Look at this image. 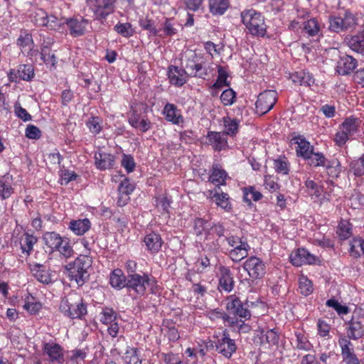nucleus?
Masks as SVG:
<instances>
[{
    "mask_svg": "<svg viewBox=\"0 0 364 364\" xmlns=\"http://www.w3.org/2000/svg\"><path fill=\"white\" fill-rule=\"evenodd\" d=\"M299 288L301 294L308 296L313 292V285L311 280L306 277L301 276L299 281Z\"/></svg>",
    "mask_w": 364,
    "mask_h": 364,
    "instance_id": "obj_52",
    "label": "nucleus"
},
{
    "mask_svg": "<svg viewBox=\"0 0 364 364\" xmlns=\"http://www.w3.org/2000/svg\"><path fill=\"white\" fill-rule=\"evenodd\" d=\"M299 141H296L298 146L296 148V153L298 156L303 157L304 159L309 158L312 155L313 147L310 143L304 139H299Z\"/></svg>",
    "mask_w": 364,
    "mask_h": 364,
    "instance_id": "obj_37",
    "label": "nucleus"
},
{
    "mask_svg": "<svg viewBox=\"0 0 364 364\" xmlns=\"http://www.w3.org/2000/svg\"><path fill=\"white\" fill-rule=\"evenodd\" d=\"M65 24L69 28L70 34L74 37H78L84 34L87 21L70 18L66 20Z\"/></svg>",
    "mask_w": 364,
    "mask_h": 364,
    "instance_id": "obj_27",
    "label": "nucleus"
},
{
    "mask_svg": "<svg viewBox=\"0 0 364 364\" xmlns=\"http://www.w3.org/2000/svg\"><path fill=\"white\" fill-rule=\"evenodd\" d=\"M33 276L38 281L43 284H48L52 282L50 274L46 270L45 267L41 264L36 263L31 269Z\"/></svg>",
    "mask_w": 364,
    "mask_h": 364,
    "instance_id": "obj_28",
    "label": "nucleus"
},
{
    "mask_svg": "<svg viewBox=\"0 0 364 364\" xmlns=\"http://www.w3.org/2000/svg\"><path fill=\"white\" fill-rule=\"evenodd\" d=\"M225 135H234L237 132L239 122L236 119H231L229 117L223 118Z\"/></svg>",
    "mask_w": 364,
    "mask_h": 364,
    "instance_id": "obj_46",
    "label": "nucleus"
},
{
    "mask_svg": "<svg viewBox=\"0 0 364 364\" xmlns=\"http://www.w3.org/2000/svg\"><path fill=\"white\" fill-rule=\"evenodd\" d=\"M360 122L358 118L352 116L346 118L335 134L333 140L336 144L342 146L348 140L353 139L359 132Z\"/></svg>",
    "mask_w": 364,
    "mask_h": 364,
    "instance_id": "obj_4",
    "label": "nucleus"
},
{
    "mask_svg": "<svg viewBox=\"0 0 364 364\" xmlns=\"http://www.w3.org/2000/svg\"><path fill=\"white\" fill-rule=\"evenodd\" d=\"M55 250H58L60 256L65 259H68L74 256L73 247L70 245L69 240L66 237H64L62 245Z\"/></svg>",
    "mask_w": 364,
    "mask_h": 364,
    "instance_id": "obj_48",
    "label": "nucleus"
},
{
    "mask_svg": "<svg viewBox=\"0 0 364 364\" xmlns=\"http://www.w3.org/2000/svg\"><path fill=\"white\" fill-rule=\"evenodd\" d=\"M11 181V176L9 174L4 175L0 178V195L3 199L9 198L13 193Z\"/></svg>",
    "mask_w": 364,
    "mask_h": 364,
    "instance_id": "obj_36",
    "label": "nucleus"
},
{
    "mask_svg": "<svg viewBox=\"0 0 364 364\" xmlns=\"http://www.w3.org/2000/svg\"><path fill=\"white\" fill-rule=\"evenodd\" d=\"M225 308L230 314L240 318L248 320L251 317L247 303L243 304L235 295H230L226 299Z\"/></svg>",
    "mask_w": 364,
    "mask_h": 364,
    "instance_id": "obj_6",
    "label": "nucleus"
},
{
    "mask_svg": "<svg viewBox=\"0 0 364 364\" xmlns=\"http://www.w3.org/2000/svg\"><path fill=\"white\" fill-rule=\"evenodd\" d=\"M165 118L167 121L172 122L174 124H178L183 122V117L178 113L176 106L173 104H166L163 111Z\"/></svg>",
    "mask_w": 364,
    "mask_h": 364,
    "instance_id": "obj_29",
    "label": "nucleus"
},
{
    "mask_svg": "<svg viewBox=\"0 0 364 364\" xmlns=\"http://www.w3.org/2000/svg\"><path fill=\"white\" fill-rule=\"evenodd\" d=\"M117 318L116 312L110 308H105L102 312L100 321L104 324L112 323Z\"/></svg>",
    "mask_w": 364,
    "mask_h": 364,
    "instance_id": "obj_57",
    "label": "nucleus"
},
{
    "mask_svg": "<svg viewBox=\"0 0 364 364\" xmlns=\"http://www.w3.org/2000/svg\"><path fill=\"white\" fill-rule=\"evenodd\" d=\"M208 221L203 218H196L194 220V231L197 236L201 235L203 232L208 229Z\"/></svg>",
    "mask_w": 364,
    "mask_h": 364,
    "instance_id": "obj_64",
    "label": "nucleus"
},
{
    "mask_svg": "<svg viewBox=\"0 0 364 364\" xmlns=\"http://www.w3.org/2000/svg\"><path fill=\"white\" fill-rule=\"evenodd\" d=\"M350 170L355 176H362L364 175V165L360 157L350 163Z\"/></svg>",
    "mask_w": 364,
    "mask_h": 364,
    "instance_id": "obj_63",
    "label": "nucleus"
},
{
    "mask_svg": "<svg viewBox=\"0 0 364 364\" xmlns=\"http://www.w3.org/2000/svg\"><path fill=\"white\" fill-rule=\"evenodd\" d=\"M250 249V247L247 241H244L237 247L231 249L228 252V255L233 262H238L248 256Z\"/></svg>",
    "mask_w": 364,
    "mask_h": 364,
    "instance_id": "obj_25",
    "label": "nucleus"
},
{
    "mask_svg": "<svg viewBox=\"0 0 364 364\" xmlns=\"http://www.w3.org/2000/svg\"><path fill=\"white\" fill-rule=\"evenodd\" d=\"M128 277L125 276L120 269H114L109 276L110 285L117 289H122L124 287L127 288Z\"/></svg>",
    "mask_w": 364,
    "mask_h": 364,
    "instance_id": "obj_21",
    "label": "nucleus"
},
{
    "mask_svg": "<svg viewBox=\"0 0 364 364\" xmlns=\"http://www.w3.org/2000/svg\"><path fill=\"white\" fill-rule=\"evenodd\" d=\"M230 6V0H208L209 11L213 16L223 15Z\"/></svg>",
    "mask_w": 364,
    "mask_h": 364,
    "instance_id": "obj_26",
    "label": "nucleus"
},
{
    "mask_svg": "<svg viewBox=\"0 0 364 364\" xmlns=\"http://www.w3.org/2000/svg\"><path fill=\"white\" fill-rule=\"evenodd\" d=\"M144 242L147 250L151 254L157 253L160 250L163 244L160 235L156 232H151L146 235L144 237Z\"/></svg>",
    "mask_w": 364,
    "mask_h": 364,
    "instance_id": "obj_22",
    "label": "nucleus"
},
{
    "mask_svg": "<svg viewBox=\"0 0 364 364\" xmlns=\"http://www.w3.org/2000/svg\"><path fill=\"white\" fill-rule=\"evenodd\" d=\"M221 318L225 322L228 323V326L232 328V331L237 333L238 334L249 333L251 330V326L245 323L242 318L237 319L230 316L226 313L222 314Z\"/></svg>",
    "mask_w": 364,
    "mask_h": 364,
    "instance_id": "obj_15",
    "label": "nucleus"
},
{
    "mask_svg": "<svg viewBox=\"0 0 364 364\" xmlns=\"http://www.w3.org/2000/svg\"><path fill=\"white\" fill-rule=\"evenodd\" d=\"M346 41L351 50L364 55V31L355 35L347 36Z\"/></svg>",
    "mask_w": 364,
    "mask_h": 364,
    "instance_id": "obj_23",
    "label": "nucleus"
},
{
    "mask_svg": "<svg viewBox=\"0 0 364 364\" xmlns=\"http://www.w3.org/2000/svg\"><path fill=\"white\" fill-rule=\"evenodd\" d=\"M277 100V93L274 90H265L258 95L255 103L257 114L263 115L271 110Z\"/></svg>",
    "mask_w": 364,
    "mask_h": 364,
    "instance_id": "obj_7",
    "label": "nucleus"
},
{
    "mask_svg": "<svg viewBox=\"0 0 364 364\" xmlns=\"http://www.w3.org/2000/svg\"><path fill=\"white\" fill-rule=\"evenodd\" d=\"M306 159L308 160V164L310 166H313L314 167L325 166L326 164V159L321 152H312V155Z\"/></svg>",
    "mask_w": 364,
    "mask_h": 364,
    "instance_id": "obj_51",
    "label": "nucleus"
},
{
    "mask_svg": "<svg viewBox=\"0 0 364 364\" xmlns=\"http://www.w3.org/2000/svg\"><path fill=\"white\" fill-rule=\"evenodd\" d=\"M261 336L262 338H265V340L267 343L269 345H277L279 336L277 331L275 329H269L267 331H262Z\"/></svg>",
    "mask_w": 364,
    "mask_h": 364,
    "instance_id": "obj_53",
    "label": "nucleus"
},
{
    "mask_svg": "<svg viewBox=\"0 0 364 364\" xmlns=\"http://www.w3.org/2000/svg\"><path fill=\"white\" fill-rule=\"evenodd\" d=\"M242 267L252 280L262 279L266 273L264 263L257 257L252 256L249 257L243 263Z\"/></svg>",
    "mask_w": 364,
    "mask_h": 364,
    "instance_id": "obj_8",
    "label": "nucleus"
},
{
    "mask_svg": "<svg viewBox=\"0 0 364 364\" xmlns=\"http://www.w3.org/2000/svg\"><path fill=\"white\" fill-rule=\"evenodd\" d=\"M364 336V328L360 321L352 319L348 327V336L350 339L358 340Z\"/></svg>",
    "mask_w": 364,
    "mask_h": 364,
    "instance_id": "obj_30",
    "label": "nucleus"
},
{
    "mask_svg": "<svg viewBox=\"0 0 364 364\" xmlns=\"http://www.w3.org/2000/svg\"><path fill=\"white\" fill-rule=\"evenodd\" d=\"M242 22L249 33L255 36L264 37L267 33V25L261 13L251 9L241 12Z\"/></svg>",
    "mask_w": 364,
    "mask_h": 364,
    "instance_id": "obj_2",
    "label": "nucleus"
},
{
    "mask_svg": "<svg viewBox=\"0 0 364 364\" xmlns=\"http://www.w3.org/2000/svg\"><path fill=\"white\" fill-rule=\"evenodd\" d=\"M92 264V258L88 255H80L75 260L67 266L70 280H74L78 286H82L88 279V269Z\"/></svg>",
    "mask_w": 364,
    "mask_h": 364,
    "instance_id": "obj_3",
    "label": "nucleus"
},
{
    "mask_svg": "<svg viewBox=\"0 0 364 364\" xmlns=\"http://www.w3.org/2000/svg\"><path fill=\"white\" fill-rule=\"evenodd\" d=\"M290 260L293 265L300 267L304 264H314L317 257L311 254L306 249L299 248L290 255Z\"/></svg>",
    "mask_w": 364,
    "mask_h": 364,
    "instance_id": "obj_12",
    "label": "nucleus"
},
{
    "mask_svg": "<svg viewBox=\"0 0 364 364\" xmlns=\"http://www.w3.org/2000/svg\"><path fill=\"white\" fill-rule=\"evenodd\" d=\"M41 59L46 64H50L55 66L56 63V57L48 46H43L41 52Z\"/></svg>",
    "mask_w": 364,
    "mask_h": 364,
    "instance_id": "obj_47",
    "label": "nucleus"
},
{
    "mask_svg": "<svg viewBox=\"0 0 364 364\" xmlns=\"http://www.w3.org/2000/svg\"><path fill=\"white\" fill-rule=\"evenodd\" d=\"M136 348H128L124 354V360L127 364H141V359Z\"/></svg>",
    "mask_w": 364,
    "mask_h": 364,
    "instance_id": "obj_43",
    "label": "nucleus"
},
{
    "mask_svg": "<svg viewBox=\"0 0 364 364\" xmlns=\"http://www.w3.org/2000/svg\"><path fill=\"white\" fill-rule=\"evenodd\" d=\"M185 70L186 74L191 77L204 79L208 75L207 69L203 66L202 63L197 62L193 58L187 60Z\"/></svg>",
    "mask_w": 364,
    "mask_h": 364,
    "instance_id": "obj_18",
    "label": "nucleus"
},
{
    "mask_svg": "<svg viewBox=\"0 0 364 364\" xmlns=\"http://www.w3.org/2000/svg\"><path fill=\"white\" fill-rule=\"evenodd\" d=\"M95 165L100 170L111 168L115 163V157L107 153L97 152L95 154Z\"/></svg>",
    "mask_w": 364,
    "mask_h": 364,
    "instance_id": "obj_20",
    "label": "nucleus"
},
{
    "mask_svg": "<svg viewBox=\"0 0 364 364\" xmlns=\"http://www.w3.org/2000/svg\"><path fill=\"white\" fill-rule=\"evenodd\" d=\"M208 144L215 151H220L228 146L227 137L223 132H208L207 134Z\"/></svg>",
    "mask_w": 364,
    "mask_h": 364,
    "instance_id": "obj_17",
    "label": "nucleus"
},
{
    "mask_svg": "<svg viewBox=\"0 0 364 364\" xmlns=\"http://www.w3.org/2000/svg\"><path fill=\"white\" fill-rule=\"evenodd\" d=\"M37 237L33 235H30L28 232L24 233L21 242L22 252L29 255L33 250V245L37 242Z\"/></svg>",
    "mask_w": 364,
    "mask_h": 364,
    "instance_id": "obj_38",
    "label": "nucleus"
},
{
    "mask_svg": "<svg viewBox=\"0 0 364 364\" xmlns=\"http://www.w3.org/2000/svg\"><path fill=\"white\" fill-rule=\"evenodd\" d=\"M235 92L230 88L224 90L220 95V100L225 106H229L234 103Z\"/></svg>",
    "mask_w": 364,
    "mask_h": 364,
    "instance_id": "obj_59",
    "label": "nucleus"
},
{
    "mask_svg": "<svg viewBox=\"0 0 364 364\" xmlns=\"http://www.w3.org/2000/svg\"><path fill=\"white\" fill-rule=\"evenodd\" d=\"M114 30L125 38H129L134 33V30L130 23H118L114 26Z\"/></svg>",
    "mask_w": 364,
    "mask_h": 364,
    "instance_id": "obj_45",
    "label": "nucleus"
},
{
    "mask_svg": "<svg viewBox=\"0 0 364 364\" xmlns=\"http://www.w3.org/2000/svg\"><path fill=\"white\" fill-rule=\"evenodd\" d=\"M48 16L46 12L42 9L38 10L33 16V22L38 26H46L48 23Z\"/></svg>",
    "mask_w": 364,
    "mask_h": 364,
    "instance_id": "obj_58",
    "label": "nucleus"
},
{
    "mask_svg": "<svg viewBox=\"0 0 364 364\" xmlns=\"http://www.w3.org/2000/svg\"><path fill=\"white\" fill-rule=\"evenodd\" d=\"M305 186L307 188L308 193L311 196L318 198L323 191L321 186L312 180H307L305 182Z\"/></svg>",
    "mask_w": 364,
    "mask_h": 364,
    "instance_id": "obj_56",
    "label": "nucleus"
},
{
    "mask_svg": "<svg viewBox=\"0 0 364 364\" xmlns=\"http://www.w3.org/2000/svg\"><path fill=\"white\" fill-rule=\"evenodd\" d=\"M17 44L23 49L26 48L31 49L33 45L31 34L28 33H23V34H21L17 40Z\"/></svg>",
    "mask_w": 364,
    "mask_h": 364,
    "instance_id": "obj_61",
    "label": "nucleus"
},
{
    "mask_svg": "<svg viewBox=\"0 0 364 364\" xmlns=\"http://www.w3.org/2000/svg\"><path fill=\"white\" fill-rule=\"evenodd\" d=\"M155 284L154 277H150L147 273L136 274L128 277L127 289L133 291L137 295L145 294L148 288L152 289Z\"/></svg>",
    "mask_w": 364,
    "mask_h": 364,
    "instance_id": "obj_5",
    "label": "nucleus"
},
{
    "mask_svg": "<svg viewBox=\"0 0 364 364\" xmlns=\"http://www.w3.org/2000/svg\"><path fill=\"white\" fill-rule=\"evenodd\" d=\"M59 309L65 316L71 319H83L87 314V305L76 293L64 297L60 302Z\"/></svg>",
    "mask_w": 364,
    "mask_h": 364,
    "instance_id": "obj_1",
    "label": "nucleus"
},
{
    "mask_svg": "<svg viewBox=\"0 0 364 364\" xmlns=\"http://www.w3.org/2000/svg\"><path fill=\"white\" fill-rule=\"evenodd\" d=\"M356 67L357 60L350 55H345L340 57L336 70L339 75H347L350 74Z\"/></svg>",
    "mask_w": 364,
    "mask_h": 364,
    "instance_id": "obj_14",
    "label": "nucleus"
},
{
    "mask_svg": "<svg viewBox=\"0 0 364 364\" xmlns=\"http://www.w3.org/2000/svg\"><path fill=\"white\" fill-rule=\"evenodd\" d=\"M128 122L132 127L139 129L142 132H146L151 127V122L146 118L141 119L136 111H133L129 117Z\"/></svg>",
    "mask_w": 364,
    "mask_h": 364,
    "instance_id": "obj_24",
    "label": "nucleus"
},
{
    "mask_svg": "<svg viewBox=\"0 0 364 364\" xmlns=\"http://www.w3.org/2000/svg\"><path fill=\"white\" fill-rule=\"evenodd\" d=\"M185 74H186L185 68L181 69L173 65L168 67V77L172 85L178 87L183 85L186 82Z\"/></svg>",
    "mask_w": 364,
    "mask_h": 364,
    "instance_id": "obj_19",
    "label": "nucleus"
},
{
    "mask_svg": "<svg viewBox=\"0 0 364 364\" xmlns=\"http://www.w3.org/2000/svg\"><path fill=\"white\" fill-rule=\"evenodd\" d=\"M227 178V173L225 170L218 167V165L213 166L212 173L210 176V181L215 185H223Z\"/></svg>",
    "mask_w": 364,
    "mask_h": 364,
    "instance_id": "obj_35",
    "label": "nucleus"
},
{
    "mask_svg": "<svg viewBox=\"0 0 364 364\" xmlns=\"http://www.w3.org/2000/svg\"><path fill=\"white\" fill-rule=\"evenodd\" d=\"M274 168L277 173L287 175L290 170V164L285 156H279L274 160Z\"/></svg>",
    "mask_w": 364,
    "mask_h": 364,
    "instance_id": "obj_39",
    "label": "nucleus"
},
{
    "mask_svg": "<svg viewBox=\"0 0 364 364\" xmlns=\"http://www.w3.org/2000/svg\"><path fill=\"white\" fill-rule=\"evenodd\" d=\"M90 221L85 218L71 221L69 227L75 235H82L90 228Z\"/></svg>",
    "mask_w": 364,
    "mask_h": 364,
    "instance_id": "obj_31",
    "label": "nucleus"
},
{
    "mask_svg": "<svg viewBox=\"0 0 364 364\" xmlns=\"http://www.w3.org/2000/svg\"><path fill=\"white\" fill-rule=\"evenodd\" d=\"M328 21V28L330 31L336 33H339L345 30L343 26V21L341 17L330 16Z\"/></svg>",
    "mask_w": 364,
    "mask_h": 364,
    "instance_id": "obj_54",
    "label": "nucleus"
},
{
    "mask_svg": "<svg viewBox=\"0 0 364 364\" xmlns=\"http://www.w3.org/2000/svg\"><path fill=\"white\" fill-rule=\"evenodd\" d=\"M338 344L341 348L343 358L353 354V348L351 342L346 338H341L338 340Z\"/></svg>",
    "mask_w": 364,
    "mask_h": 364,
    "instance_id": "obj_55",
    "label": "nucleus"
},
{
    "mask_svg": "<svg viewBox=\"0 0 364 364\" xmlns=\"http://www.w3.org/2000/svg\"><path fill=\"white\" fill-rule=\"evenodd\" d=\"M115 0H93L91 9L97 19L105 18L114 11Z\"/></svg>",
    "mask_w": 364,
    "mask_h": 364,
    "instance_id": "obj_11",
    "label": "nucleus"
},
{
    "mask_svg": "<svg viewBox=\"0 0 364 364\" xmlns=\"http://www.w3.org/2000/svg\"><path fill=\"white\" fill-rule=\"evenodd\" d=\"M220 279L218 289L220 291L230 292L234 287L232 274L228 267L222 266L219 268Z\"/></svg>",
    "mask_w": 364,
    "mask_h": 364,
    "instance_id": "obj_13",
    "label": "nucleus"
},
{
    "mask_svg": "<svg viewBox=\"0 0 364 364\" xmlns=\"http://www.w3.org/2000/svg\"><path fill=\"white\" fill-rule=\"evenodd\" d=\"M7 76L10 82L31 81L34 77V69L31 65H19L17 68L11 69Z\"/></svg>",
    "mask_w": 364,
    "mask_h": 364,
    "instance_id": "obj_10",
    "label": "nucleus"
},
{
    "mask_svg": "<svg viewBox=\"0 0 364 364\" xmlns=\"http://www.w3.org/2000/svg\"><path fill=\"white\" fill-rule=\"evenodd\" d=\"M320 26L316 19L311 18L304 23L303 31L309 36L318 34Z\"/></svg>",
    "mask_w": 364,
    "mask_h": 364,
    "instance_id": "obj_41",
    "label": "nucleus"
},
{
    "mask_svg": "<svg viewBox=\"0 0 364 364\" xmlns=\"http://www.w3.org/2000/svg\"><path fill=\"white\" fill-rule=\"evenodd\" d=\"M139 26L144 30L149 31L150 35L156 36L158 31L154 26V21L147 18H141L139 20Z\"/></svg>",
    "mask_w": 364,
    "mask_h": 364,
    "instance_id": "obj_60",
    "label": "nucleus"
},
{
    "mask_svg": "<svg viewBox=\"0 0 364 364\" xmlns=\"http://www.w3.org/2000/svg\"><path fill=\"white\" fill-rule=\"evenodd\" d=\"M43 240L46 245L52 250H55L62 245L64 237L55 232H48L43 235Z\"/></svg>",
    "mask_w": 364,
    "mask_h": 364,
    "instance_id": "obj_33",
    "label": "nucleus"
},
{
    "mask_svg": "<svg viewBox=\"0 0 364 364\" xmlns=\"http://www.w3.org/2000/svg\"><path fill=\"white\" fill-rule=\"evenodd\" d=\"M134 186L125 178L122 181L118 188L119 195H124L125 197L129 196L134 191Z\"/></svg>",
    "mask_w": 364,
    "mask_h": 364,
    "instance_id": "obj_62",
    "label": "nucleus"
},
{
    "mask_svg": "<svg viewBox=\"0 0 364 364\" xmlns=\"http://www.w3.org/2000/svg\"><path fill=\"white\" fill-rule=\"evenodd\" d=\"M213 200L215 202L218 206H220L225 210H229L231 208L230 203L229 201V197L227 193H215L212 196Z\"/></svg>",
    "mask_w": 364,
    "mask_h": 364,
    "instance_id": "obj_42",
    "label": "nucleus"
},
{
    "mask_svg": "<svg viewBox=\"0 0 364 364\" xmlns=\"http://www.w3.org/2000/svg\"><path fill=\"white\" fill-rule=\"evenodd\" d=\"M262 197V193L259 191H256L253 187L250 186L248 188H245L244 190L243 200L249 205H251L252 203L251 200L257 201L260 200Z\"/></svg>",
    "mask_w": 364,
    "mask_h": 364,
    "instance_id": "obj_49",
    "label": "nucleus"
},
{
    "mask_svg": "<svg viewBox=\"0 0 364 364\" xmlns=\"http://www.w3.org/2000/svg\"><path fill=\"white\" fill-rule=\"evenodd\" d=\"M48 23L46 26L50 30L63 32L65 29V25L66 20L63 18H58L55 16H49L48 19Z\"/></svg>",
    "mask_w": 364,
    "mask_h": 364,
    "instance_id": "obj_40",
    "label": "nucleus"
},
{
    "mask_svg": "<svg viewBox=\"0 0 364 364\" xmlns=\"http://www.w3.org/2000/svg\"><path fill=\"white\" fill-rule=\"evenodd\" d=\"M44 354L49 357L51 362L62 363L63 360V348L55 343H44L43 346Z\"/></svg>",
    "mask_w": 364,
    "mask_h": 364,
    "instance_id": "obj_16",
    "label": "nucleus"
},
{
    "mask_svg": "<svg viewBox=\"0 0 364 364\" xmlns=\"http://www.w3.org/2000/svg\"><path fill=\"white\" fill-rule=\"evenodd\" d=\"M351 225L346 220H341L337 228V234L341 240H346L351 235Z\"/></svg>",
    "mask_w": 364,
    "mask_h": 364,
    "instance_id": "obj_50",
    "label": "nucleus"
},
{
    "mask_svg": "<svg viewBox=\"0 0 364 364\" xmlns=\"http://www.w3.org/2000/svg\"><path fill=\"white\" fill-rule=\"evenodd\" d=\"M218 76L216 82L211 86V90H219L224 86H228L227 82V77L228 76L227 72L222 66H218Z\"/></svg>",
    "mask_w": 364,
    "mask_h": 364,
    "instance_id": "obj_44",
    "label": "nucleus"
},
{
    "mask_svg": "<svg viewBox=\"0 0 364 364\" xmlns=\"http://www.w3.org/2000/svg\"><path fill=\"white\" fill-rule=\"evenodd\" d=\"M215 346V350L226 358H230L237 349L235 341L230 338L227 330L223 331L222 337L218 339Z\"/></svg>",
    "mask_w": 364,
    "mask_h": 364,
    "instance_id": "obj_9",
    "label": "nucleus"
},
{
    "mask_svg": "<svg viewBox=\"0 0 364 364\" xmlns=\"http://www.w3.org/2000/svg\"><path fill=\"white\" fill-rule=\"evenodd\" d=\"M291 78L294 83H299L301 85L311 86L314 83L313 76L305 70L296 72L291 76Z\"/></svg>",
    "mask_w": 364,
    "mask_h": 364,
    "instance_id": "obj_32",
    "label": "nucleus"
},
{
    "mask_svg": "<svg viewBox=\"0 0 364 364\" xmlns=\"http://www.w3.org/2000/svg\"><path fill=\"white\" fill-rule=\"evenodd\" d=\"M294 348L297 350L308 351L312 348L311 343L309 341L305 334L299 331L294 332Z\"/></svg>",
    "mask_w": 364,
    "mask_h": 364,
    "instance_id": "obj_34",
    "label": "nucleus"
}]
</instances>
